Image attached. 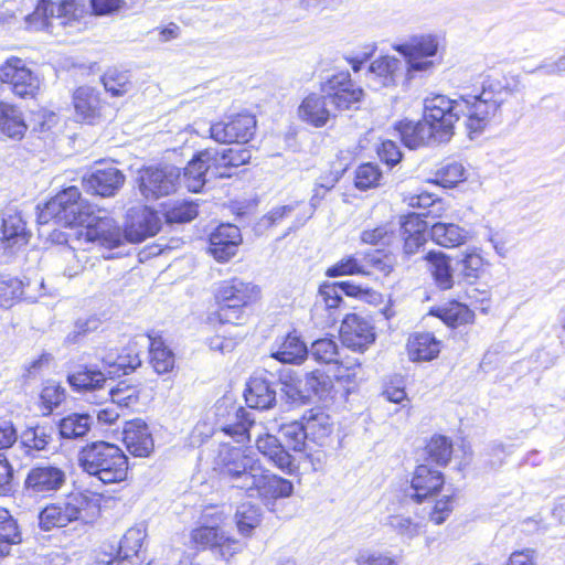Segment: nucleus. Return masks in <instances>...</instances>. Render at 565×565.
Segmentation results:
<instances>
[{"label":"nucleus","instance_id":"obj_26","mask_svg":"<svg viewBox=\"0 0 565 565\" xmlns=\"http://www.w3.org/2000/svg\"><path fill=\"white\" fill-rule=\"evenodd\" d=\"M0 239L6 248L21 247L29 241L30 233L21 214L14 210H7L2 214Z\"/></svg>","mask_w":565,"mask_h":565},{"label":"nucleus","instance_id":"obj_8","mask_svg":"<svg viewBox=\"0 0 565 565\" xmlns=\"http://www.w3.org/2000/svg\"><path fill=\"white\" fill-rule=\"evenodd\" d=\"M207 516L209 514L206 513L202 516L206 523L192 530L191 540L198 547L211 550L221 558L228 561L243 550V544L238 540L227 535L218 526L221 516H217L211 524L207 523Z\"/></svg>","mask_w":565,"mask_h":565},{"label":"nucleus","instance_id":"obj_45","mask_svg":"<svg viewBox=\"0 0 565 565\" xmlns=\"http://www.w3.org/2000/svg\"><path fill=\"white\" fill-rule=\"evenodd\" d=\"M262 522V510L258 505L249 502L238 505L235 513V523L241 535L252 536L253 531L259 526Z\"/></svg>","mask_w":565,"mask_h":565},{"label":"nucleus","instance_id":"obj_58","mask_svg":"<svg viewBox=\"0 0 565 565\" xmlns=\"http://www.w3.org/2000/svg\"><path fill=\"white\" fill-rule=\"evenodd\" d=\"M327 276L338 277L343 275H367L369 270L365 269L363 259L355 256H345L327 269Z\"/></svg>","mask_w":565,"mask_h":565},{"label":"nucleus","instance_id":"obj_49","mask_svg":"<svg viewBox=\"0 0 565 565\" xmlns=\"http://www.w3.org/2000/svg\"><path fill=\"white\" fill-rule=\"evenodd\" d=\"M332 388V379L322 371L316 370L305 375L303 390L307 398L315 396L324 399L330 395Z\"/></svg>","mask_w":565,"mask_h":565},{"label":"nucleus","instance_id":"obj_60","mask_svg":"<svg viewBox=\"0 0 565 565\" xmlns=\"http://www.w3.org/2000/svg\"><path fill=\"white\" fill-rule=\"evenodd\" d=\"M109 395L114 404L120 407H130L139 401L140 390L135 385L120 382L116 387L109 390Z\"/></svg>","mask_w":565,"mask_h":565},{"label":"nucleus","instance_id":"obj_64","mask_svg":"<svg viewBox=\"0 0 565 565\" xmlns=\"http://www.w3.org/2000/svg\"><path fill=\"white\" fill-rule=\"evenodd\" d=\"M356 565H399V561L390 553L362 550L355 556Z\"/></svg>","mask_w":565,"mask_h":565},{"label":"nucleus","instance_id":"obj_25","mask_svg":"<svg viewBox=\"0 0 565 565\" xmlns=\"http://www.w3.org/2000/svg\"><path fill=\"white\" fill-rule=\"evenodd\" d=\"M426 214H408L401 222V231L404 237L403 254L405 257L417 254L426 243L425 232L429 227V221L422 220Z\"/></svg>","mask_w":565,"mask_h":565},{"label":"nucleus","instance_id":"obj_50","mask_svg":"<svg viewBox=\"0 0 565 565\" xmlns=\"http://www.w3.org/2000/svg\"><path fill=\"white\" fill-rule=\"evenodd\" d=\"M20 541L15 521L8 510L0 508V558L8 555L11 546Z\"/></svg>","mask_w":565,"mask_h":565},{"label":"nucleus","instance_id":"obj_11","mask_svg":"<svg viewBox=\"0 0 565 565\" xmlns=\"http://www.w3.org/2000/svg\"><path fill=\"white\" fill-rule=\"evenodd\" d=\"M321 90L328 95L332 109L338 111L358 108L363 97V89L352 82L349 73H338L327 79Z\"/></svg>","mask_w":565,"mask_h":565},{"label":"nucleus","instance_id":"obj_27","mask_svg":"<svg viewBox=\"0 0 565 565\" xmlns=\"http://www.w3.org/2000/svg\"><path fill=\"white\" fill-rule=\"evenodd\" d=\"M309 354L306 343L297 331L287 333L276 343L271 356L286 364H301Z\"/></svg>","mask_w":565,"mask_h":565},{"label":"nucleus","instance_id":"obj_9","mask_svg":"<svg viewBox=\"0 0 565 565\" xmlns=\"http://www.w3.org/2000/svg\"><path fill=\"white\" fill-rule=\"evenodd\" d=\"M76 11V0H39L34 11L25 17V24L35 31L52 28L54 20L58 25H67L75 20Z\"/></svg>","mask_w":565,"mask_h":565},{"label":"nucleus","instance_id":"obj_54","mask_svg":"<svg viewBox=\"0 0 565 565\" xmlns=\"http://www.w3.org/2000/svg\"><path fill=\"white\" fill-rule=\"evenodd\" d=\"M402 55H422L434 57L438 51V41L435 36L427 35L414 40L409 44H402L395 47Z\"/></svg>","mask_w":565,"mask_h":565},{"label":"nucleus","instance_id":"obj_53","mask_svg":"<svg viewBox=\"0 0 565 565\" xmlns=\"http://www.w3.org/2000/svg\"><path fill=\"white\" fill-rule=\"evenodd\" d=\"M198 215V206L189 201H175L164 207L166 221L180 224L192 221Z\"/></svg>","mask_w":565,"mask_h":565},{"label":"nucleus","instance_id":"obj_23","mask_svg":"<svg viewBox=\"0 0 565 565\" xmlns=\"http://www.w3.org/2000/svg\"><path fill=\"white\" fill-rule=\"evenodd\" d=\"M125 175L116 167L95 169L83 178L85 189L93 194L111 196L122 186Z\"/></svg>","mask_w":565,"mask_h":565},{"label":"nucleus","instance_id":"obj_28","mask_svg":"<svg viewBox=\"0 0 565 565\" xmlns=\"http://www.w3.org/2000/svg\"><path fill=\"white\" fill-rule=\"evenodd\" d=\"M329 105L327 94L312 93L301 102L298 108L299 117L315 127H323L329 121L333 110L329 108Z\"/></svg>","mask_w":565,"mask_h":565},{"label":"nucleus","instance_id":"obj_55","mask_svg":"<svg viewBox=\"0 0 565 565\" xmlns=\"http://www.w3.org/2000/svg\"><path fill=\"white\" fill-rule=\"evenodd\" d=\"M145 537L146 533L141 527L128 529L120 540L118 557L128 559L132 556H137Z\"/></svg>","mask_w":565,"mask_h":565},{"label":"nucleus","instance_id":"obj_52","mask_svg":"<svg viewBox=\"0 0 565 565\" xmlns=\"http://www.w3.org/2000/svg\"><path fill=\"white\" fill-rule=\"evenodd\" d=\"M97 210L89 204L86 200L77 199L71 206L70 210L66 209L65 217H63L58 224H63L65 226H75V225H87L92 216L96 213Z\"/></svg>","mask_w":565,"mask_h":565},{"label":"nucleus","instance_id":"obj_39","mask_svg":"<svg viewBox=\"0 0 565 565\" xmlns=\"http://www.w3.org/2000/svg\"><path fill=\"white\" fill-rule=\"evenodd\" d=\"M207 159L212 158L218 171H225L231 167H239L245 164L250 159V152L246 149H232V148H206L204 153Z\"/></svg>","mask_w":565,"mask_h":565},{"label":"nucleus","instance_id":"obj_21","mask_svg":"<svg viewBox=\"0 0 565 565\" xmlns=\"http://www.w3.org/2000/svg\"><path fill=\"white\" fill-rule=\"evenodd\" d=\"M204 150L200 151L185 167L183 182L189 191L199 192L205 184L206 178H225L230 173L218 171L216 162L211 158L203 156Z\"/></svg>","mask_w":565,"mask_h":565},{"label":"nucleus","instance_id":"obj_14","mask_svg":"<svg viewBox=\"0 0 565 565\" xmlns=\"http://www.w3.org/2000/svg\"><path fill=\"white\" fill-rule=\"evenodd\" d=\"M85 227L87 241L108 249L119 247L126 241L125 231H121L116 220L105 210L98 209Z\"/></svg>","mask_w":565,"mask_h":565},{"label":"nucleus","instance_id":"obj_20","mask_svg":"<svg viewBox=\"0 0 565 565\" xmlns=\"http://www.w3.org/2000/svg\"><path fill=\"white\" fill-rule=\"evenodd\" d=\"M256 491L257 495L265 502L289 498L294 492L292 482L266 472L263 467L258 470L256 477L250 481L246 492Z\"/></svg>","mask_w":565,"mask_h":565},{"label":"nucleus","instance_id":"obj_16","mask_svg":"<svg viewBox=\"0 0 565 565\" xmlns=\"http://www.w3.org/2000/svg\"><path fill=\"white\" fill-rule=\"evenodd\" d=\"M340 337L344 347L364 352L375 341V332L371 322L361 315L349 313L342 320Z\"/></svg>","mask_w":565,"mask_h":565},{"label":"nucleus","instance_id":"obj_6","mask_svg":"<svg viewBox=\"0 0 565 565\" xmlns=\"http://www.w3.org/2000/svg\"><path fill=\"white\" fill-rule=\"evenodd\" d=\"M216 465L223 479L244 491L262 467L252 450L228 445L221 447Z\"/></svg>","mask_w":565,"mask_h":565},{"label":"nucleus","instance_id":"obj_38","mask_svg":"<svg viewBox=\"0 0 565 565\" xmlns=\"http://www.w3.org/2000/svg\"><path fill=\"white\" fill-rule=\"evenodd\" d=\"M31 284L26 285L18 278L0 280V307L9 308L17 300H26L33 302L38 296L30 292Z\"/></svg>","mask_w":565,"mask_h":565},{"label":"nucleus","instance_id":"obj_51","mask_svg":"<svg viewBox=\"0 0 565 565\" xmlns=\"http://www.w3.org/2000/svg\"><path fill=\"white\" fill-rule=\"evenodd\" d=\"M281 439L285 443V447L294 451H303L307 446L308 436L305 431V426L301 422H290L280 426Z\"/></svg>","mask_w":565,"mask_h":565},{"label":"nucleus","instance_id":"obj_24","mask_svg":"<svg viewBox=\"0 0 565 565\" xmlns=\"http://www.w3.org/2000/svg\"><path fill=\"white\" fill-rule=\"evenodd\" d=\"M124 443L128 451L135 457H148L153 450V439L147 424L140 419L126 422Z\"/></svg>","mask_w":565,"mask_h":565},{"label":"nucleus","instance_id":"obj_56","mask_svg":"<svg viewBox=\"0 0 565 565\" xmlns=\"http://www.w3.org/2000/svg\"><path fill=\"white\" fill-rule=\"evenodd\" d=\"M428 459L439 466H446L452 454V445L445 436H434L426 445Z\"/></svg>","mask_w":565,"mask_h":565},{"label":"nucleus","instance_id":"obj_31","mask_svg":"<svg viewBox=\"0 0 565 565\" xmlns=\"http://www.w3.org/2000/svg\"><path fill=\"white\" fill-rule=\"evenodd\" d=\"M244 397L250 408L269 409L276 403V390L266 379L253 376L247 383Z\"/></svg>","mask_w":565,"mask_h":565},{"label":"nucleus","instance_id":"obj_7","mask_svg":"<svg viewBox=\"0 0 565 565\" xmlns=\"http://www.w3.org/2000/svg\"><path fill=\"white\" fill-rule=\"evenodd\" d=\"M459 99L431 95L424 99V121L429 125L437 142L448 141L455 134V124L461 118Z\"/></svg>","mask_w":565,"mask_h":565},{"label":"nucleus","instance_id":"obj_17","mask_svg":"<svg viewBox=\"0 0 565 565\" xmlns=\"http://www.w3.org/2000/svg\"><path fill=\"white\" fill-rule=\"evenodd\" d=\"M255 117L249 114H238L227 122H216L210 127L211 138L220 143H245L254 135Z\"/></svg>","mask_w":565,"mask_h":565},{"label":"nucleus","instance_id":"obj_61","mask_svg":"<svg viewBox=\"0 0 565 565\" xmlns=\"http://www.w3.org/2000/svg\"><path fill=\"white\" fill-rule=\"evenodd\" d=\"M403 56L406 60L405 72L407 81L415 78L417 75L424 76L430 74L436 66L435 61L429 57H424L422 55Z\"/></svg>","mask_w":565,"mask_h":565},{"label":"nucleus","instance_id":"obj_18","mask_svg":"<svg viewBox=\"0 0 565 565\" xmlns=\"http://www.w3.org/2000/svg\"><path fill=\"white\" fill-rule=\"evenodd\" d=\"M445 483L444 475L428 463L418 465L413 473L406 495L417 503L437 494Z\"/></svg>","mask_w":565,"mask_h":565},{"label":"nucleus","instance_id":"obj_34","mask_svg":"<svg viewBox=\"0 0 565 565\" xmlns=\"http://www.w3.org/2000/svg\"><path fill=\"white\" fill-rule=\"evenodd\" d=\"M54 264L61 273L68 277H75L83 271L87 262L85 250L77 252L68 245L57 246L53 253Z\"/></svg>","mask_w":565,"mask_h":565},{"label":"nucleus","instance_id":"obj_41","mask_svg":"<svg viewBox=\"0 0 565 565\" xmlns=\"http://www.w3.org/2000/svg\"><path fill=\"white\" fill-rule=\"evenodd\" d=\"M54 428L49 425L28 427L20 436V444L28 455L32 451L45 450L53 441Z\"/></svg>","mask_w":565,"mask_h":565},{"label":"nucleus","instance_id":"obj_29","mask_svg":"<svg viewBox=\"0 0 565 565\" xmlns=\"http://www.w3.org/2000/svg\"><path fill=\"white\" fill-rule=\"evenodd\" d=\"M77 199H79V190L76 186L64 189L41 209L38 215L39 223L47 224L52 220L60 223L65 217L66 209L70 210Z\"/></svg>","mask_w":565,"mask_h":565},{"label":"nucleus","instance_id":"obj_5","mask_svg":"<svg viewBox=\"0 0 565 565\" xmlns=\"http://www.w3.org/2000/svg\"><path fill=\"white\" fill-rule=\"evenodd\" d=\"M260 288L241 278H232L220 282L215 298L220 305L216 316L221 323L239 320L244 309L260 299Z\"/></svg>","mask_w":565,"mask_h":565},{"label":"nucleus","instance_id":"obj_33","mask_svg":"<svg viewBox=\"0 0 565 565\" xmlns=\"http://www.w3.org/2000/svg\"><path fill=\"white\" fill-rule=\"evenodd\" d=\"M308 439L312 443L323 445L331 435L333 423L330 416L320 409H310L301 418Z\"/></svg>","mask_w":565,"mask_h":565},{"label":"nucleus","instance_id":"obj_40","mask_svg":"<svg viewBox=\"0 0 565 565\" xmlns=\"http://www.w3.org/2000/svg\"><path fill=\"white\" fill-rule=\"evenodd\" d=\"M407 349L413 361H430L438 355L440 345L431 333H418L409 338Z\"/></svg>","mask_w":565,"mask_h":565},{"label":"nucleus","instance_id":"obj_15","mask_svg":"<svg viewBox=\"0 0 565 565\" xmlns=\"http://www.w3.org/2000/svg\"><path fill=\"white\" fill-rule=\"evenodd\" d=\"M161 228L158 213L147 206L131 207L127 212L125 237L127 242L140 243L154 236Z\"/></svg>","mask_w":565,"mask_h":565},{"label":"nucleus","instance_id":"obj_37","mask_svg":"<svg viewBox=\"0 0 565 565\" xmlns=\"http://www.w3.org/2000/svg\"><path fill=\"white\" fill-rule=\"evenodd\" d=\"M425 259L429 263V271L441 290H448L454 286V275L449 258L440 252H429Z\"/></svg>","mask_w":565,"mask_h":565},{"label":"nucleus","instance_id":"obj_63","mask_svg":"<svg viewBox=\"0 0 565 565\" xmlns=\"http://www.w3.org/2000/svg\"><path fill=\"white\" fill-rule=\"evenodd\" d=\"M105 89L113 96H122L131 89V83L126 73L107 72L103 76Z\"/></svg>","mask_w":565,"mask_h":565},{"label":"nucleus","instance_id":"obj_44","mask_svg":"<svg viewBox=\"0 0 565 565\" xmlns=\"http://www.w3.org/2000/svg\"><path fill=\"white\" fill-rule=\"evenodd\" d=\"M430 313L440 318L450 327L470 323L475 319L473 311L468 306L458 301H451L444 307L431 309Z\"/></svg>","mask_w":565,"mask_h":565},{"label":"nucleus","instance_id":"obj_35","mask_svg":"<svg viewBox=\"0 0 565 565\" xmlns=\"http://www.w3.org/2000/svg\"><path fill=\"white\" fill-rule=\"evenodd\" d=\"M107 379L109 377L104 367L88 366H83L67 376L70 385L77 392L99 390L105 385Z\"/></svg>","mask_w":565,"mask_h":565},{"label":"nucleus","instance_id":"obj_10","mask_svg":"<svg viewBox=\"0 0 565 565\" xmlns=\"http://www.w3.org/2000/svg\"><path fill=\"white\" fill-rule=\"evenodd\" d=\"M180 170L173 166L147 167L139 171L138 185L147 200H157L175 191Z\"/></svg>","mask_w":565,"mask_h":565},{"label":"nucleus","instance_id":"obj_4","mask_svg":"<svg viewBox=\"0 0 565 565\" xmlns=\"http://www.w3.org/2000/svg\"><path fill=\"white\" fill-rule=\"evenodd\" d=\"M100 511V499L95 494L83 492L70 493L63 502L51 504L39 515L40 526L49 531L52 527H63L68 523L82 520L89 522Z\"/></svg>","mask_w":565,"mask_h":565},{"label":"nucleus","instance_id":"obj_12","mask_svg":"<svg viewBox=\"0 0 565 565\" xmlns=\"http://www.w3.org/2000/svg\"><path fill=\"white\" fill-rule=\"evenodd\" d=\"M0 79L9 83L14 95L25 98L35 97L40 90L41 81L38 75L25 66V63L15 56L6 61L0 67Z\"/></svg>","mask_w":565,"mask_h":565},{"label":"nucleus","instance_id":"obj_47","mask_svg":"<svg viewBox=\"0 0 565 565\" xmlns=\"http://www.w3.org/2000/svg\"><path fill=\"white\" fill-rule=\"evenodd\" d=\"M140 365L141 360L139 355L131 352L119 354L116 358H114L113 354H109L103 359V367L107 372L109 379L120 376L121 374H128Z\"/></svg>","mask_w":565,"mask_h":565},{"label":"nucleus","instance_id":"obj_19","mask_svg":"<svg viewBox=\"0 0 565 565\" xmlns=\"http://www.w3.org/2000/svg\"><path fill=\"white\" fill-rule=\"evenodd\" d=\"M405 72V63L395 56H381L374 60L367 72V81L374 89L395 87Z\"/></svg>","mask_w":565,"mask_h":565},{"label":"nucleus","instance_id":"obj_48","mask_svg":"<svg viewBox=\"0 0 565 565\" xmlns=\"http://www.w3.org/2000/svg\"><path fill=\"white\" fill-rule=\"evenodd\" d=\"M92 418L87 414H71L60 420L58 431L62 438L76 439L84 437L90 429Z\"/></svg>","mask_w":565,"mask_h":565},{"label":"nucleus","instance_id":"obj_62","mask_svg":"<svg viewBox=\"0 0 565 565\" xmlns=\"http://www.w3.org/2000/svg\"><path fill=\"white\" fill-rule=\"evenodd\" d=\"M66 392L60 384L49 383L41 392L40 398L42 403L43 414L49 415L53 409L61 405L65 399Z\"/></svg>","mask_w":565,"mask_h":565},{"label":"nucleus","instance_id":"obj_46","mask_svg":"<svg viewBox=\"0 0 565 565\" xmlns=\"http://www.w3.org/2000/svg\"><path fill=\"white\" fill-rule=\"evenodd\" d=\"M150 362L158 374L170 372L174 366V354L161 338L148 337Z\"/></svg>","mask_w":565,"mask_h":565},{"label":"nucleus","instance_id":"obj_57","mask_svg":"<svg viewBox=\"0 0 565 565\" xmlns=\"http://www.w3.org/2000/svg\"><path fill=\"white\" fill-rule=\"evenodd\" d=\"M309 353L316 361L321 363H339V348L337 342L330 338H323L311 344Z\"/></svg>","mask_w":565,"mask_h":565},{"label":"nucleus","instance_id":"obj_22","mask_svg":"<svg viewBox=\"0 0 565 565\" xmlns=\"http://www.w3.org/2000/svg\"><path fill=\"white\" fill-rule=\"evenodd\" d=\"M242 243L239 228L233 224H221L210 236V253L217 262H227L236 255Z\"/></svg>","mask_w":565,"mask_h":565},{"label":"nucleus","instance_id":"obj_42","mask_svg":"<svg viewBox=\"0 0 565 565\" xmlns=\"http://www.w3.org/2000/svg\"><path fill=\"white\" fill-rule=\"evenodd\" d=\"M429 226L431 239L447 248L459 246L467 238V232L454 223L436 222Z\"/></svg>","mask_w":565,"mask_h":565},{"label":"nucleus","instance_id":"obj_13","mask_svg":"<svg viewBox=\"0 0 565 565\" xmlns=\"http://www.w3.org/2000/svg\"><path fill=\"white\" fill-rule=\"evenodd\" d=\"M65 482L66 473L62 468L40 465L28 472L24 489L30 497L46 498L57 492Z\"/></svg>","mask_w":565,"mask_h":565},{"label":"nucleus","instance_id":"obj_59","mask_svg":"<svg viewBox=\"0 0 565 565\" xmlns=\"http://www.w3.org/2000/svg\"><path fill=\"white\" fill-rule=\"evenodd\" d=\"M386 525L398 535L409 540L418 536L422 530V524L419 522H415L411 516L403 514L390 515L387 518Z\"/></svg>","mask_w":565,"mask_h":565},{"label":"nucleus","instance_id":"obj_2","mask_svg":"<svg viewBox=\"0 0 565 565\" xmlns=\"http://www.w3.org/2000/svg\"><path fill=\"white\" fill-rule=\"evenodd\" d=\"M222 431L233 437L237 443L250 440L256 436L258 451L268 458L278 469L284 472H291L294 469L292 456L285 449L281 441L274 435L263 434L262 425L252 417L250 412L243 407L235 411L234 419L222 427Z\"/></svg>","mask_w":565,"mask_h":565},{"label":"nucleus","instance_id":"obj_1","mask_svg":"<svg viewBox=\"0 0 565 565\" xmlns=\"http://www.w3.org/2000/svg\"><path fill=\"white\" fill-rule=\"evenodd\" d=\"M511 89L499 79L483 83L478 95L459 98V109L465 118L469 137L480 135L501 114V106L510 97Z\"/></svg>","mask_w":565,"mask_h":565},{"label":"nucleus","instance_id":"obj_3","mask_svg":"<svg viewBox=\"0 0 565 565\" xmlns=\"http://www.w3.org/2000/svg\"><path fill=\"white\" fill-rule=\"evenodd\" d=\"M79 468L105 484L121 482L127 477L128 458L116 444L97 440L83 446L77 454Z\"/></svg>","mask_w":565,"mask_h":565},{"label":"nucleus","instance_id":"obj_36","mask_svg":"<svg viewBox=\"0 0 565 565\" xmlns=\"http://www.w3.org/2000/svg\"><path fill=\"white\" fill-rule=\"evenodd\" d=\"M221 330L215 335L209 338L207 344L211 350L221 353L231 352L237 343L245 337L239 323L231 321V323H221Z\"/></svg>","mask_w":565,"mask_h":565},{"label":"nucleus","instance_id":"obj_43","mask_svg":"<svg viewBox=\"0 0 565 565\" xmlns=\"http://www.w3.org/2000/svg\"><path fill=\"white\" fill-rule=\"evenodd\" d=\"M28 125L22 113L14 106L0 103V131L10 138L23 137Z\"/></svg>","mask_w":565,"mask_h":565},{"label":"nucleus","instance_id":"obj_32","mask_svg":"<svg viewBox=\"0 0 565 565\" xmlns=\"http://www.w3.org/2000/svg\"><path fill=\"white\" fill-rule=\"evenodd\" d=\"M74 107L78 118L93 124L100 117L102 102L98 92L88 86L77 88L74 93Z\"/></svg>","mask_w":565,"mask_h":565},{"label":"nucleus","instance_id":"obj_30","mask_svg":"<svg viewBox=\"0 0 565 565\" xmlns=\"http://www.w3.org/2000/svg\"><path fill=\"white\" fill-rule=\"evenodd\" d=\"M395 130L403 143L409 149H416L429 145L430 142H437L435 140V134L424 120L416 122L408 120L399 121L396 124Z\"/></svg>","mask_w":565,"mask_h":565}]
</instances>
